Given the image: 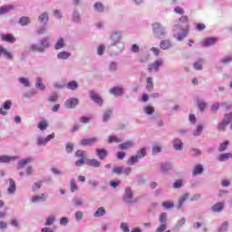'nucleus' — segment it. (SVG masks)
<instances>
[{"label": "nucleus", "instance_id": "5701e85b", "mask_svg": "<svg viewBox=\"0 0 232 232\" xmlns=\"http://www.w3.org/2000/svg\"><path fill=\"white\" fill-rule=\"evenodd\" d=\"M172 146L177 151H182V149L184 148V143H182V140H180V139H175L172 141Z\"/></svg>", "mask_w": 232, "mask_h": 232}, {"label": "nucleus", "instance_id": "2eb2a0df", "mask_svg": "<svg viewBox=\"0 0 232 232\" xmlns=\"http://www.w3.org/2000/svg\"><path fill=\"white\" fill-rule=\"evenodd\" d=\"M12 108V101L7 100L5 101L2 107L0 108V115H7L8 112H6L8 110Z\"/></svg>", "mask_w": 232, "mask_h": 232}, {"label": "nucleus", "instance_id": "3c124183", "mask_svg": "<svg viewBox=\"0 0 232 232\" xmlns=\"http://www.w3.org/2000/svg\"><path fill=\"white\" fill-rule=\"evenodd\" d=\"M204 63V59L200 58L198 61L195 62L193 64L194 70L200 71L202 70V63Z\"/></svg>", "mask_w": 232, "mask_h": 232}, {"label": "nucleus", "instance_id": "de8ad7c7", "mask_svg": "<svg viewBox=\"0 0 232 232\" xmlns=\"http://www.w3.org/2000/svg\"><path fill=\"white\" fill-rule=\"evenodd\" d=\"M148 155V151L146 150V148H141L136 152V156L140 160L144 159Z\"/></svg>", "mask_w": 232, "mask_h": 232}, {"label": "nucleus", "instance_id": "4c0bfd02", "mask_svg": "<svg viewBox=\"0 0 232 232\" xmlns=\"http://www.w3.org/2000/svg\"><path fill=\"white\" fill-rule=\"evenodd\" d=\"M222 209H224V202H218V203L215 204L214 206H212V211L214 213H220V211H222Z\"/></svg>", "mask_w": 232, "mask_h": 232}, {"label": "nucleus", "instance_id": "69168bd1", "mask_svg": "<svg viewBox=\"0 0 232 232\" xmlns=\"http://www.w3.org/2000/svg\"><path fill=\"white\" fill-rule=\"evenodd\" d=\"M36 144H37V146H46L45 138H43L41 136L37 137Z\"/></svg>", "mask_w": 232, "mask_h": 232}, {"label": "nucleus", "instance_id": "0e129e2a", "mask_svg": "<svg viewBox=\"0 0 232 232\" xmlns=\"http://www.w3.org/2000/svg\"><path fill=\"white\" fill-rule=\"evenodd\" d=\"M82 217H84V213H82V211L78 210L75 212L76 222H81V220H82Z\"/></svg>", "mask_w": 232, "mask_h": 232}, {"label": "nucleus", "instance_id": "bb28decb", "mask_svg": "<svg viewBox=\"0 0 232 232\" xmlns=\"http://www.w3.org/2000/svg\"><path fill=\"white\" fill-rule=\"evenodd\" d=\"M96 155L99 157L100 160H104L108 157V151L104 149H97Z\"/></svg>", "mask_w": 232, "mask_h": 232}, {"label": "nucleus", "instance_id": "393cba45", "mask_svg": "<svg viewBox=\"0 0 232 232\" xmlns=\"http://www.w3.org/2000/svg\"><path fill=\"white\" fill-rule=\"evenodd\" d=\"M35 88H36V90H40V92H44V90H46L44 83H43L42 77H36Z\"/></svg>", "mask_w": 232, "mask_h": 232}, {"label": "nucleus", "instance_id": "ddd939ff", "mask_svg": "<svg viewBox=\"0 0 232 232\" xmlns=\"http://www.w3.org/2000/svg\"><path fill=\"white\" fill-rule=\"evenodd\" d=\"M160 50H171L173 48V43L169 39L161 40L160 42Z\"/></svg>", "mask_w": 232, "mask_h": 232}, {"label": "nucleus", "instance_id": "4468645a", "mask_svg": "<svg viewBox=\"0 0 232 232\" xmlns=\"http://www.w3.org/2000/svg\"><path fill=\"white\" fill-rule=\"evenodd\" d=\"M99 142V139L97 137H92L90 139H82L80 141L81 146H92V144H96Z\"/></svg>", "mask_w": 232, "mask_h": 232}, {"label": "nucleus", "instance_id": "6e6552de", "mask_svg": "<svg viewBox=\"0 0 232 232\" xmlns=\"http://www.w3.org/2000/svg\"><path fill=\"white\" fill-rule=\"evenodd\" d=\"M188 197H189L188 194H184L179 198L178 205L176 206L177 209L184 213L186 211V208H184V204L186 203V200H188Z\"/></svg>", "mask_w": 232, "mask_h": 232}, {"label": "nucleus", "instance_id": "72a5a7b5", "mask_svg": "<svg viewBox=\"0 0 232 232\" xmlns=\"http://www.w3.org/2000/svg\"><path fill=\"white\" fill-rule=\"evenodd\" d=\"M101 227H102V231L103 232L111 231V229H113V223L102 222Z\"/></svg>", "mask_w": 232, "mask_h": 232}, {"label": "nucleus", "instance_id": "c9c22d12", "mask_svg": "<svg viewBox=\"0 0 232 232\" xmlns=\"http://www.w3.org/2000/svg\"><path fill=\"white\" fill-rule=\"evenodd\" d=\"M93 10H94V12H97L98 14H102V12H104V5H102V3H101V2H96L93 5Z\"/></svg>", "mask_w": 232, "mask_h": 232}, {"label": "nucleus", "instance_id": "052dcab7", "mask_svg": "<svg viewBox=\"0 0 232 232\" xmlns=\"http://www.w3.org/2000/svg\"><path fill=\"white\" fill-rule=\"evenodd\" d=\"M144 112L146 113V115H153V113H155V108L151 106H146L144 108Z\"/></svg>", "mask_w": 232, "mask_h": 232}, {"label": "nucleus", "instance_id": "f8f14e48", "mask_svg": "<svg viewBox=\"0 0 232 232\" xmlns=\"http://www.w3.org/2000/svg\"><path fill=\"white\" fill-rule=\"evenodd\" d=\"M110 93L114 97H122L124 95V88L122 86H115L110 90Z\"/></svg>", "mask_w": 232, "mask_h": 232}, {"label": "nucleus", "instance_id": "a878e982", "mask_svg": "<svg viewBox=\"0 0 232 232\" xmlns=\"http://www.w3.org/2000/svg\"><path fill=\"white\" fill-rule=\"evenodd\" d=\"M67 90H71L72 92H75L79 90V82L77 81H71L66 84Z\"/></svg>", "mask_w": 232, "mask_h": 232}, {"label": "nucleus", "instance_id": "774afa93", "mask_svg": "<svg viewBox=\"0 0 232 232\" xmlns=\"http://www.w3.org/2000/svg\"><path fill=\"white\" fill-rule=\"evenodd\" d=\"M226 126H227V123L224 122V121L219 122L218 125V130L226 131Z\"/></svg>", "mask_w": 232, "mask_h": 232}, {"label": "nucleus", "instance_id": "9d476101", "mask_svg": "<svg viewBox=\"0 0 232 232\" xmlns=\"http://www.w3.org/2000/svg\"><path fill=\"white\" fill-rule=\"evenodd\" d=\"M89 93L92 101H93L95 104H98V106H102L103 104L102 98H101V96H99V94H97L95 91H90Z\"/></svg>", "mask_w": 232, "mask_h": 232}, {"label": "nucleus", "instance_id": "a211bd4d", "mask_svg": "<svg viewBox=\"0 0 232 232\" xmlns=\"http://www.w3.org/2000/svg\"><path fill=\"white\" fill-rule=\"evenodd\" d=\"M1 40L4 41V43H10L11 44H14V43L17 41L12 34H1Z\"/></svg>", "mask_w": 232, "mask_h": 232}, {"label": "nucleus", "instance_id": "39448f33", "mask_svg": "<svg viewBox=\"0 0 232 232\" xmlns=\"http://www.w3.org/2000/svg\"><path fill=\"white\" fill-rule=\"evenodd\" d=\"M122 200L128 206H130V204H133L135 202V199H133V190H131V188H125V192L123 194Z\"/></svg>", "mask_w": 232, "mask_h": 232}, {"label": "nucleus", "instance_id": "c85d7f7f", "mask_svg": "<svg viewBox=\"0 0 232 232\" xmlns=\"http://www.w3.org/2000/svg\"><path fill=\"white\" fill-rule=\"evenodd\" d=\"M48 198V196L45 194H41L39 196H33L31 202H44Z\"/></svg>", "mask_w": 232, "mask_h": 232}, {"label": "nucleus", "instance_id": "e433bc0d", "mask_svg": "<svg viewBox=\"0 0 232 232\" xmlns=\"http://www.w3.org/2000/svg\"><path fill=\"white\" fill-rule=\"evenodd\" d=\"M29 51L30 52H40L41 53H43V52H44V49L42 48L40 44H33L29 46Z\"/></svg>", "mask_w": 232, "mask_h": 232}, {"label": "nucleus", "instance_id": "e2e57ef3", "mask_svg": "<svg viewBox=\"0 0 232 232\" xmlns=\"http://www.w3.org/2000/svg\"><path fill=\"white\" fill-rule=\"evenodd\" d=\"M53 222H55V216H50L47 218L44 226H52V224H53Z\"/></svg>", "mask_w": 232, "mask_h": 232}, {"label": "nucleus", "instance_id": "37998d69", "mask_svg": "<svg viewBox=\"0 0 232 232\" xmlns=\"http://www.w3.org/2000/svg\"><path fill=\"white\" fill-rule=\"evenodd\" d=\"M70 189H71V193H75V191H79V186H77V183L75 182V179H72L70 180Z\"/></svg>", "mask_w": 232, "mask_h": 232}, {"label": "nucleus", "instance_id": "f3484780", "mask_svg": "<svg viewBox=\"0 0 232 232\" xmlns=\"http://www.w3.org/2000/svg\"><path fill=\"white\" fill-rule=\"evenodd\" d=\"M217 41H218V39L216 37H208V38H206L205 40H203L201 44L205 48H208L209 46H213L214 44H217Z\"/></svg>", "mask_w": 232, "mask_h": 232}, {"label": "nucleus", "instance_id": "58836bf2", "mask_svg": "<svg viewBox=\"0 0 232 232\" xmlns=\"http://www.w3.org/2000/svg\"><path fill=\"white\" fill-rule=\"evenodd\" d=\"M30 23H31V20H30V17H28V16H22V17H20V19L18 21V24L21 26H28V24H30Z\"/></svg>", "mask_w": 232, "mask_h": 232}, {"label": "nucleus", "instance_id": "cd10ccee", "mask_svg": "<svg viewBox=\"0 0 232 232\" xmlns=\"http://www.w3.org/2000/svg\"><path fill=\"white\" fill-rule=\"evenodd\" d=\"M72 204L74 208H82L84 206V200L81 198H74L72 199Z\"/></svg>", "mask_w": 232, "mask_h": 232}, {"label": "nucleus", "instance_id": "864d4df0", "mask_svg": "<svg viewBox=\"0 0 232 232\" xmlns=\"http://www.w3.org/2000/svg\"><path fill=\"white\" fill-rule=\"evenodd\" d=\"M227 229H229V222L225 221L222 223V225L219 227L218 232H227Z\"/></svg>", "mask_w": 232, "mask_h": 232}, {"label": "nucleus", "instance_id": "8fccbe9b", "mask_svg": "<svg viewBox=\"0 0 232 232\" xmlns=\"http://www.w3.org/2000/svg\"><path fill=\"white\" fill-rule=\"evenodd\" d=\"M219 63H221V64H229V63H232V54L224 56L219 60Z\"/></svg>", "mask_w": 232, "mask_h": 232}, {"label": "nucleus", "instance_id": "b1692460", "mask_svg": "<svg viewBox=\"0 0 232 232\" xmlns=\"http://www.w3.org/2000/svg\"><path fill=\"white\" fill-rule=\"evenodd\" d=\"M178 24L185 26V28L189 29V18L188 15H182L179 17Z\"/></svg>", "mask_w": 232, "mask_h": 232}, {"label": "nucleus", "instance_id": "f704fd0d", "mask_svg": "<svg viewBox=\"0 0 232 232\" xmlns=\"http://www.w3.org/2000/svg\"><path fill=\"white\" fill-rule=\"evenodd\" d=\"M104 215H106V209H104L102 207H100L93 214V217L94 218H101V217H104Z\"/></svg>", "mask_w": 232, "mask_h": 232}, {"label": "nucleus", "instance_id": "20e7f679", "mask_svg": "<svg viewBox=\"0 0 232 232\" xmlns=\"http://www.w3.org/2000/svg\"><path fill=\"white\" fill-rule=\"evenodd\" d=\"M160 227L156 229V232H164L168 229V214L163 212L159 217Z\"/></svg>", "mask_w": 232, "mask_h": 232}, {"label": "nucleus", "instance_id": "4be33fe9", "mask_svg": "<svg viewBox=\"0 0 232 232\" xmlns=\"http://www.w3.org/2000/svg\"><path fill=\"white\" fill-rule=\"evenodd\" d=\"M56 57L57 59H59V61H67V59H70V57H72V53H69L67 51H62L57 53Z\"/></svg>", "mask_w": 232, "mask_h": 232}, {"label": "nucleus", "instance_id": "09e8293b", "mask_svg": "<svg viewBox=\"0 0 232 232\" xmlns=\"http://www.w3.org/2000/svg\"><path fill=\"white\" fill-rule=\"evenodd\" d=\"M139 160H140L136 155L131 156L128 160H127V164L129 166H135V164H137V162H139Z\"/></svg>", "mask_w": 232, "mask_h": 232}, {"label": "nucleus", "instance_id": "13d9d810", "mask_svg": "<svg viewBox=\"0 0 232 232\" xmlns=\"http://www.w3.org/2000/svg\"><path fill=\"white\" fill-rule=\"evenodd\" d=\"M184 224H186V218H181L180 219H179L175 225V228L176 229H180L182 227V226H184Z\"/></svg>", "mask_w": 232, "mask_h": 232}, {"label": "nucleus", "instance_id": "bf43d9fd", "mask_svg": "<svg viewBox=\"0 0 232 232\" xmlns=\"http://www.w3.org/2000/svg\"><path fill=\"white\" fill-rule=\"evenodd\" d=\"M146 88H147L148 92H151V90H153V78H151V77L147 78Z\"/></svg>", "mask_w": 232, "mask_h": 232}, {"label": "nucleus", "instance_id": "412c9836", "mask_svg": "<svg viewBox=\"0 0 232 232\" xmlns=\"http://www.w3.org/2000/svg\"><path fill=\"white\" fill-rule=\"evenodd\" d=\"M17 156H0V164H8L12 162V160H17Z\"/></svg>", "mask_w": 232, "mask_h": 232}, {"label": "nucleus", "instance_id": "6e6d98bb", "mask_svg": "<svg viewBox=\"0 0 232 232\" xmlns=\"http://www.w3.org/2000/svg\"><path fill=\"white\" fill-rule=\"evenodd\" d=\"M37 93V91L35 89H32L31 91L24 92L23 94V97H25V99H31V97H34Z\"/></svg>", "mask_w": 232, "mask_h": 232}, {"label": "nucleus", "instance_id": "680f3d73", "mask_svg": "<svg viewBox=\"0 0 232 232\" xmlns=\"http://www.w3.org/2000/svg\"><path fill=\"white\" fill-rule=\"evenodd\" d=\"M111 111H107L103 113V122H108L111 119Z\"/></svg>", "mask_w": 232, "mask_h": 232}, {"label": "nucleus", "instance_id": "473e14b6", "mask_svg": "<svg viewBox=\"0 0 232 232\" xmlns=\"http://www.w3.org/2000/svg\"><path fill=\"white\" fill-rule=\"evenodd\" d=\"M38 21L39 23L44 24V25L48 24V21H49L48 13L44 12L42 14H40L38 17Z\"/></svg>", "mask_w": 232, "mask_h": 232}, {"label": "nucleus", "instance_id": "2f4dec72", "mask_svg": "<svg viewBox=\"0 0 232 232\" xmlns=\"http://www.w3.org/2000/svg\"><path fill=\"white\" fill-rule=\"evenodd\" d=\"M15 181L13 179H9V187L7 188L9 195H14V193H15Z\"/></svg>", "mask_w": 232, "mask_h": 232}, {"label": "nucleus", "instance_id": "aec40b11", "mask_svg": "<svg viewBox=\"0 0 232 232\" xmlns=\"http://www.w3.org/2000/svg\"><path fill=\"white\" fill-rule=\"evenodd\" d=\"M2 55L5 57V59H6V61H14V53L8 51V49L5 48V46H3L2 49Z\"/></svg>", "mask_w": 232, "mask_h": 232}, {"label": "nucleus", "instance_id": "c03bdc74", "mask_svg": "<svg viewBox=\"0 0 232 232\" xmlns=\"http://www.w3.org/2000/svg\"><path fill=\"white\" fill-rule=\"evenodd\" d=\"M64 39L59 38L54 45V50H63L64 48Z\"/></svg>", "mask_w": 232, "mask_h": 232}, {"label": "nucleus", "instance_id": "dca6fc26", "mask_svg": "<svg viewBox=\"0 0 232 232\" xmlns=\"http://www.w3.org/2000/svg\"><path fill=\"white\" fill-rule=\"evenodd\" d=\"M14 10H15V6H14L12 5H2L0 7V15H5L6 14H10V12H14Z\"/></svg>", "mask_w": 232, "mask_h": 232}, {"label": "nucleus", "instance_id": "4d7b16f0", "mask_svg": "<svg viewBox=\"0 0 232 232\" xmlns=\"http://www.w3.org/2000/svg\"><path fill=\"white\" fill-rule=\"evenodd\" d=\"M162 208H164V209H173V208H175V203L169 202V201H164L162 203Z\"/></svg>", "mask_w": 232, "mask_h": 232}, {"label": "nucleus", "instance_id": "603ef678", "mask_svg": "<svg viewBox=\"0 0 232 232\" xmlns=\"http://www.w3.org/2000/svg\"><path fill=\"white\" fill-rule=\"evenodd\" d=\"M229 159H232L231 153L220 154L218 157V160H220V162H226V160H229Z\"/></svg>", "mask_w": 232, "mask_h": 232}, {"label": "nucleus", "instance_id": "7ed1b4c3", "mask_svg": "<svg viewBox=\"0 0 232 232\" xmlns=\"http://www.w3.org/2000/svg\"><path fill=\"white\" fill-rule=\"evenodd\" d=\"M152 33L157 39H162V37L168 34L166 27L162 26V24L158 22L152 24Z\"/></svg>", "mask_w": 232, "mask_h": 232}, {"label": "nucleus", "instance_id": "7c9ffc66", "mask_svg": "<svg viewBox=\"0 0 232 232\" xmlns=\"http://www.w3.org/2000/svg\"><path fill=\"white\" fill-rule=\"evenodd\" d=\"M202 173H204V167L200 164L196 165L192 171L193 177H197V175H202Z\"/></svg>", "mask_w": 232, "mask_h": 232}, {"label": "nucleus", "instance_id": "a19ab883", "mask_svg": "<svg viewBox=\"0 0 232 232\" xmlns=\"http://www.w3.org/2000/svg\"><path fill=\"white\" fill-rule=\"evenodd\" d=\"M39 44L42 48H44V52L46 48L50 47V40L48 38H43L39 41Z\"/></svg>", "mask_w": 232, "mask_h": 232}, {"label": "nucleus", "instance_id": "79ce46f5", "mask_svg": "<svg viewBox=\"0 0 232 232\" xmlns=\"http://www.w3.org/2000/svg\"><path fill=\"white\" fill-rule=\"evenodd\" d=\"M196 102H197V104H198L200 111H204V110H206V106H208L206 102L200 98H197Z\"/></svg>", "mask_w": 232, "mask_h": 232}, {"label": "nucleus", "instance_id": "a18cd8bd", "mask_svg": "<svg viewBox=\"0 0 232 232\" xmlns=\"http://www.w3.org/2000/svg\"><path fill=\"white\" fill-rule=\"evenodd\" d=\"M72 19L76 24L81 23V14H79V11L74 10L72 12Z\"/></svg>", "mask_w": 232, "mask_h": 232}, {"label": "nucleus", "instance_id": "f03ea898", "mask_svg": "<svg viewBox=\"0 0 232 232\" xmlns=\"http://www.w3.org/2000/svg\"><path fill=\"white\" fill-rule=\"evenodd\" d=\"M188 32H189V29L188 27L180 24H175L172 26V33H173V37L177 39V41H184L186 37H188Z\"/></svg>", "mask_w": 232, "mask_h": 232}, {"label": "nucleus", "instance_id": "c756f323", "mask_svg": "<svg viewBox=\"0 0 232 232\" xmlns=\"http://www.w3.org/2000/svg\"><path fill=\"white\" fill-rule=\"evenodd\" d=\"M18 82L22 84L24 88H30L32 86V83L30 82V79L26 77H20L18 78Z\"/></svg>", "mask_w": 232, "mask_h": 232}, {"label": "nucleus", "instance_id": "5fc2aeb1", "mask_svg": "<svg viewBox=\"0 0 232 232\" xmlns=\"http://www.w3.org/2000/svg\"><path fill=\"white\" fill-rule=\"evenodd\" d=\"M123 171H124L123 167L114 166L112 168V173H114L115 175H122Z\"/></svg>", "mask_w": 232, "mask_h": 232}, {"label": "nucleus", "instance_id": "f257e3e1", "mask_svg": "<svg viewBox=\"0 0 232 232\" xmlns=\"http://www.w3.org/2000/svg\"><path fill=\"white\" fill-rule=\"evenodd\" d=\"M75 157L79 159L75 161V166L77 168H81V166H84L86 164L87 166H91V168H101L102 163L97 159H87L88 153L82 150H78L75 152Z\"/></svg>", "mask_w": 232, "mask_h": 232}, {"label": "nucleus", "instance_id": "0eeeda50", "mask_svg": "<svg viewBox=\"0 0 232 232\" xmlns=\"http://www.w3.org/2000/svg\"><path fill=\"white\" fill-rule=\"evenodd\" d=\"M164 64V61L162 59L157 60L152 63H150L148 66V72L151 73V72H159L160 67Z\"/></svg>", "mask_w": 232, "mask_h": 232}, {"label": "nucleus", "instance_id": "6ab92c4d", "mask_svg": "<svg viewBox=\"0 0 232 232\" xmlns=\"http://www.w3.org/2000/svg\"><path fill=\"white\" fill-rule=\"evenodd\" d=\"M135 146V143L132 140L125 141L118 146L119 150L125 151L126 150H131Z\"/></svg>", "mask_w": 232, "mask_h": 232}, {"label": "nucleus", "instance_id": "9b49d317", "mask_svg": "<svg viewBox=\"0 0 232 232\" xmlns=\"http://www.w3.org/2000/svg\"><path fill=\"white\" fill-rule=\"evenodd\" d=\"M31 162H34V158H32V157H29L27 159L19 160L16 164V169H23V168H24V166H26L27 164H31Z\"/></svg>", "mask_w": 232, "mask_h": 232}, {"label": "nucleus", "instance_id": "49530a36", "mask_svg": "<svg viewBox=\"0 0 232 232\" xmlns=\"http://www.w3.org/2000/svg\"><path fill=\"white\" fill-rule=\"evenodd\" d=\"M162 173H168V171L171 170V163L165 162L160 165Z\"/></svg>", "mask_w": 232, "mask_h": 232}, {"label": "nucleus", "instance_id": "1a4fd4ad", "mask_svg": "<svg viewBox=\"0 0 232 232\" xmlns=\"http://www.w3.org/2000/svg\"><path fill=\"white\" fill-rule=\"evenodd\" d=\"M79 105V99L77 98H69L65 101V108L68 110H72Z\"/></svg>", "mask_w": 232, "mask_h": 232}, {"label": "nucleus", "instance_id": "338daca9", "mask_svg": "<svg viewBox=\"0 0 232 232\" xmlns=\"http://www.w3.org/2000/svg\"><path fill=\"white\" fill-rule=\"evenodd\" d=\"M162 151V147L159 145H154L152 147V155H157L158 153H160Z\"/></svg>", "mask_w": 232, "mask_h": 232}, {"label": "nucleus", "instance_id": "423d86ee", "mask_svg": "<svg viewBox=\"0 0 232 232\" xmlns=\"http://www.w3.org/2000/svg\"><path fill=\"white\" fill-rule=\"evenodd\" d=\"M110 39L112 41L111 46H117V44L121 43V39H122V32L112 31L111 33Z\"/></svg>", "mask_w": 232, "mask_h": 232}, {"label": "nucleus", "instance_id": "ea45409f", "mask_svg": "<svg viewBox=\"0 0 232 232\" xmlns=\"http://www.w3.org/2000/svg\"><path fill=\"white\" fill-rule=\"evenodd\" d=\"M204 131V125L198 124L196 130H193L194 137H200Z\"/></svg>", "mask_w": 232, "mask_h": 232}]
</instances>
